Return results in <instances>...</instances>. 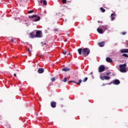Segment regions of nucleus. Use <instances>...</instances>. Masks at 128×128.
<instances>
[{"label":"nucleus","instance_id":"obj_3","mask_svg":"<svg viewBox=\"0 0 128 128\" xmlns=\"http://www.w3.org/2000/svg\"><path fill=\"white\" fill-rule=\"evenodd\" d=\"M126 64H120L119 68H120V70L121 72H126Z\"/></svg>","mask_w":128,"mask_h":128},{"label":"nucleus","instance_id":"obj_29","mask_svg":"<svg viewBox=\"0 0 128 128\" xmlns=\"http://www.w3.org/2000/svg\"><path fill=\"white\" fill-rule=\"evenodd\" d=\"M26 50L28 52H30V48H26Z\"/></svg>","mask_w":128,"mask_h":128},{"label":"nucleus","instance_id":"obj_31","mask_svg":"<svg viewBox=\"0 0 128 128\" xmlns=\"http://www.w3.org/2000/svg\"><path fill=\"white\" fill-rule=\"evenodd\" d=\"M110 72L106 73V76H110Z\"/></svg>","mask_w":128,"mask_h":128},{"label":"nucleus","instance_id":"obj_17","mask_svg":"<svg viewBox=\"0 0 128 128\" xmlns=\"http://www.w3.org/2000/svg\"><path fill=\"white\" fill-rule=\"evenodd\" d=\"M40 4H42V2H43V4L44 6H46V4H47L46 0H41L40 1Z\"/></svg>","mask_w":128,"mask_h":128},{"label":"nucleus","instance_id":"obj_34","mask_svg":"<svg viewBox=\"0 0 128 128\" xmlns=\"http://www.w3.org/2000/svg\"><path fill=\"white\" fill-rule=\"evenodd\" d=\"M68 54H70V53L68 54Z\"/></svg>","mask_w":128,"mask_h":128},{"label":"nucleus","instance_id":"obj_23","mask_svg":"<svg viewBox=\"0 0 128 128\" xmlns=\"http://www.w3.org/2000/svg\"><path fill=\"white\" fill-rule=\"evenodd\" d=\"M86 80H88V77L85 78L83 80L84 82H86Z\"/></svg>","mask_w":128,"mask_h":128},{"label":"nucleus","instance_id":"obj_36","mask_svg":"<svg viewBox=\"0 0 128 128\" xmlns=\"http://www.w3.org/2000/svg\"><path fill=\"white\" fill-rule=\"evenodd\" d=\"M44 44H46V43H44Z\"/></svg>","mask_w":128,"mask_h":128},{"label":"nucleus","instance_id":"obj_26","mask_svg":"<svg viewBox=\"0 0 128 128\" xmlns=\"http://www.w3.org/2000/svg\"><path fill=\"white\" fill-rule=\"evenodd\" d=\"M62 4H66V0H62Z\"/></svg>","mask_w":128,"mask_h":128},{"label":"nucleus","instance_id":"obj_35","mask_svg":"<svg viewBox=\"0 0 128 128\" xmlns=\"http://www.w3.org/2000/svg\"><path fill=\"white\" fill-rule=\"evenodd\" d=\"M98 22H100V21H98Z\"/></svg>","mask_w":128,"mask_h":128},{"label":"nucleus","instance_id":"obj_12","mask_svg":"<svg viewBox=\"0 0 128 128\" xmlns=\"http://www.w3.org/2000/svg\"><path fill=\"white\" fill-rule=\"evenodd\" d=\"M105 44H106V42L104 41H103V42H98V45L99 46L102 48L104 46Z\"/></svg>","mask_w":128,"mask_h":128},{"label":"nucleus","instance_id":"obj_9","mask_svg":"<svg viewBox=\"0 0 128 128\" xmlns=\"http://www.w3.org/2000/svg\"><path fill=\"white\" fill-rule=\"evenodd\" d=\"M50 106H52V108H54L56 106V102L54 101L51 102Z\"/></svg>","mask_w":128,"mask_h":128},{"label":"nucleus","instance_id":"obj_4","mask_svg":"<svg viewBox=\"0 0 128 128\" xmlns=\"http://www.w3.org/2000/svg\"><path fill=\"white\" fill-rule=\"evenodd\" d=\"M36 18L34 20V22H38V20H40V17L39 16H37L36 14L29 16V18Z\"/></svg>","mask_w":128,"mask_h":128},{"label":"nucleus","instance_id":"obj_7","mask_svg":"<svg viewBox=\"0 0 128 128\" xmlns=\"http://www.w3.org/2000/svg\"><path fill=\"white\" fill-rule=\"evenodd\" d=\"M82 80L80 79L78 82H76L74 80H70V81H68V84H72V82H75V84H78V86H80V84H82Z\"/></svg>","mask_w":128,"mask_h":128},{"label":"nucleus","instance_id":"obj_1","mask_svg":"<svg viewBox=\"0 0 128 128\" xmlns=\"http://www.w3.org/2000/svg\"><path fill=\"white\" fill-rule=\"evenodd\" d=\"M31 38H42V32L41 30H36L30 34Z\"/></svg>","mask_w":128,"mask_h":128},{"label":"nucleus","instance_id":"obj_28","mask_svg":"<svg viewBox=\"0 0 128 128\" xmlns=\"http://www.w3.org/2000/svg\"><path fill=\"white\" fill-rule=\"evenodd\" d=\"M121 34H122V36H124V34H126V32H122Z\"/></svg>","mask_w":128,"mask_h":128},{"label":"nucleus","instance_id":"obj_2","mask_svg":"<svg viewBox=\"0 0 128 128\" xmlns=\"http://www.w3.org/2000/svg\"><path fill=\"white\" fill-rule=\"evenodd\" d=\"M90 53V48H84L82 52V56H84V58H86V56H88Z\"/></svg>","mask_w":128,"mask_h":128},{"label":"nucleus","instance_id":"obj_32","mask_svg":"<svg viewBox=\"0 0 128 128\" xmlns=\"http://www.w3.org/2000/svg\"><path fill=\"white\" fill-rule=\"evenodd\" d=\"M14 76L16 77V74H14Z\"/></svg>","mask_w":128,"mask_h":128},{"label":"nucleus","instance_id":"obj_37","mask_svg":"<svg viewBox=\"0 0 128 128\" xmlns=\"http://www.w3.org/2000/svg\"><path fill=\"white\" fill-rule=\"evenodd\" d=\"M41 44H44V42H42Z\"/></svg>","mask_w":128,"mask_h":128},{"label":"nucleus","instance_id":"obj_10","mask_svg":"<svg viewBox=\"0 0 128 128\" xmlns=\"http://www.w3.org/2000/svg\"><path fill=\"white\" fill-rule=\"evenodd\" d=\"M114 84H116V86H118L120 84V80L116 79L113 81Z\"/></svg>","mask_w":128,"mask_h":128},{"label":"nucleus","instance_id":"obj_8","mask_svg":"<svg viewBox=\"0 0 128 128\" xmlns=\"http://www.w3.org/2000/svg\"><path fill=\"white\" fill-rule=\"evenodd\" d=\"M100 28H102L103 32H106L108 30L107 26H100Z\"/></svg>","mask_w":128,"mask_h":128},{"label":"nucleus","instance_id":"obj_5","mask_svg":"<svg viewBox=\"0 0 128 128\" xmlns=\"http://www.w3.org/2000/svg\"><path fill=\"white\" fill-rule=\"evenodd\" d=\"M106 70V67L104 65H100L98 69L99 72H104V70Z\"/></svg>","mask_w":128,"mask_h":128},{"label":"nucleus","instance_id":"obj_18","mask_svg":"<svg viewBox=\"0 0 128 128\" xmlns=\"http://www.w3.org/2000/svg\"><path fill=\"white\" fill-rule=\"evenodd\" d=\"M70 68H68L66 67V68H64L62 69V70L63 72H70Z\"/></svg>","mask_w":128,"mask_h":128},{"label":"nucleus","instance_id":"obj_21","mask_svg":"<svg viewBox=\"0 0 128 128\" xmlns=\"http://www.w3.org/2000/svg\"><path fill=\"white\" fill-rule=\"evenodd\" d=\"M67 81H68V78H66V77H65L63 82H66Z\"/></svg>","mask_w":128,"mask_h":128},{"label":"nucleus","instance_id":"obj_22","mask_svg":"<svg viewBox=\"0 0 128 128\" xmlns=\"http://www.w3.org/2000/svg\"><path fill=\"white\" fill-rule=\"evenodd\" d=\"M122 56H124L125 58H128V54H122Z\"/></svg>","mask_w":128,"mask_h":128},{"label":"nucleus","instance_id":"obj_19","mask_svg":"<svg viewBox=\"0 0 128 128\" xmlns=\"http://www.w3.org/2000/svg\"><path fill=\"white\" fill-rule=\"evenodd\" d=\"M120 52L122 54L124 52H128V49H122L120 50Z\"/></svg>","mask_w":128,"mask_h":128},{"label":"nucleus","instance_id":"obj_14","mask_svg":"<svg viewBox=\"0 0 128 128\" xmlns=\"http://www.w3.org/2000/svg\"><path fill=\"white\" fill-rule=\"evenodd\" d=\"M44 72V68H40L38 70V74H42Z\"/></svg>","mask_w":128,"mask_h":128},{"label":"nucleus","instance_id":"obj_24","mask_svg":"<svg viewBox=\"0 0 128 128\" xmlns=\"http://www.w3.org/2000/svg\"><path fill=\"white\" fill-rule=\"evenodd\" d=\"M34 10H31L28 11V14H32V12H34Z\"/></svg>","mask_w":128,"mask_h":128},{"label":"nucleus","instance_id":"obj_13","mask_svg":"<svg viewBox=\"0 0 128 128\" xmlns=\"http://www.w3.org/2000/svg\"><path fill=\"white\" fill-rule=\"evenodd\" d=\"M116 13H112L111 14V20H116Z\"/></svg>","mask_w":128,"mask_h":128},{"label":"nucleus","instance_id":"obj_20","mask_svg":"<svg viewBox=\"0 0 128 128\" xmlns=\"http://www.w3.org/2000/svg\"><path fill=\"white\" fill-rule=\"evenodd\" d=\"M100 10L102 12H106V10L104 8L101 7L100 8Z\"/></svg>","mask_w":128,"mask_h":128},{"label":"nucleus","instance_id":"obj_30","mask_svg":"<svg viewBox=\"0 0 128 128\" xmlns=\"http://www.w3.org/2000/svg\"><path fill=\"white\" fill-rule=\"evenodd\" d=\"M54 32H58V29L56 28H54Z\"/></svg>","mask_w":128,"mask_h":128},{"label":"nucleus","instance_id":"obj_15","mask_svg":"<svg viewBox=\"0 0 128 128\" xmlns=\"http://www.w3.org/2000/svg\"><path fill=\"white\" fill-rule=\"evenodd\" d=\"M82 50H83L82 48H79L78 49V54L80 55L82 54Z\"/></svg>","mask_w":128,"mask_h":128},{"label":"nucleus","instance_id":"obj_16","mask_svg":"<svg viewBox=\"0 0 128 128\" xmlns=\"http://www.w3.org/2000/svg\"><path fill=\"white\" fill-rule=\"evenodd\" d=\"M106 62H112V60L108 57H107L106 58Z\"/></svg>","mask_w":128,"mask_h":128},{"label":"nucleus","instance_id":"obj_33","mask_svg":"<svg viewBox=\"0 0 128 128\" xmlns=\"http://www.w3.org/2000/svg\"><path fill=\"white\" fill-rule=\"evenodd\" d=\"M11 42H14V40L12 39V40H11Z\"/></svg>","mask_w":128,"mask_h":128},{"label":"nucleus","instance_id":"obj_11","mask_svg":"<svg viewBox=\"0 0 128 128\" xmlns=\"http://www.w3.org/2000/svg\"><path fill=\"white\" fill-rule=\"evenodd\" d=\"M97 32H98V34H104V31L102 30V29L100 28V26L98 28H97Z\"/></svg>","mask_w":128,"mask_h":128},{"label":"nucleus","instance_id":"obj_6","mask_svg":"<svg viewBox=\"0 0 128 128\" xmlns=\"http://www.w3.org/2000/svg\"><path fill=\"white\" fill-rule=\"evenodd\" d=\"M100 78L102 80H110V77L109 76H100Z\"/></svg>","mask_w":128,"mask_h":128},{"label":"nucleus","instance_id":"obj_25","mask_svg":"<svg viewBox=\"0 0 128 128\" xmlns=\"http://www.w3.org/2000/svg\"><path fill=\"white\" fill-rule=\"evenodd\" d=\"M62 53L63 54H66V51L63 50Z\"/></svg>","mask_w":128,"mask_h":128},{"label":"nucleus","instance_id":"obj_27","mask_svg":"<svg viewBox=\"0 0 128 128\" xmlns=\"http://www.w3.org/2000/svg\"><path fill=\"white\" fill-rule=\"evenodd\" d=\"M52 82H54L56 80V78H51Z\"/></svg>","mask_w":128,"mask_h":128}]
</instances>
